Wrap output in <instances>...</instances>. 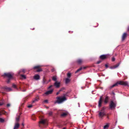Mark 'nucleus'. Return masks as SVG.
I'll return each instance as SVG.
<instances>
[{
	"mask_svg": "<svg viewBox=\"0 0 129 129\" xmlns=\"http://www.w3.org/2000/svg\"><path fill=\"white\" fill-rule=\"evenodd\" d=\"M12 86L14 88H16V85L15 84H13L12 85Z\"/></svg>",
	"mask_w": 129,
	"mask_h": 129,
	"instance_id": "30",
	"label": "nucleus"
},
{
	"mask_svg": "<svg viewBox=\"0 0 129 129\" xmlns=\"http://www.w3.org/2000/svg\"><path fill=\"white\" fill-rule=\"evenodd\" d=\"M7 107H9V106H10V104H7Z\"/></svg>",
	"mask_w": 129,
	"mask_h": 129,
	"instance_id": "35",
	"label": "nucleus"
},
{
	"mask_svg": "<svg viewBox=\"0 0 129 129\" xmlns=\"http://www.w3.org/2000/svg\"><path fill=\"white\" fill-rule=\"evenodd\" d=\"M22 72L23 73H24L25 72V70L24 69H23L21 70L20 71V72Z\"/></svg>",
	"mask_w": 129,
	"mask_h": 129,
	"instance_id": "27",
	"label": "nucleus"
},
{
	"mask_svg": "<svg viewBox=\"0 0 129 129\" xmlns=\"http://www.w3.org/2000/svg\"><path fill=\"white\" fill-rule=\"evenodd\" d=\"M119 64H118L114 66L113 67H111L110 68L111 69H115L117 67L119 66Z\"/></svg>",
	"mask_w": 129,
	"mask_h": 129,
	"instance_id": "19",
	"label": "nucleus"
},
{
	"mask_svg": "<svg viewBox=\"0 0 129 129\" xmlns=\"http://www.w3.org/2000/svg\"><path fill=\"white\" fill-rule=\"evenodd\" d=\"M20 118V116H18L16 118V123H18V122L19 121V119Z\"/></svg>",
	"mask_w": 129,
	"mask_h": 129,
	"instance_id": "21",
	"label": "nucleus"
},
{
	"mask_svg": "<svg viewBox=\"0 0 129 129\" xmlns=\"http://www.w3.org/2000/svg\"><path fill=\"white\" fill-rule=\"evenodd\" d=\"M108 96H106L105 98V101H104V102H105V103H107L108 102Z\"/></svg>",
	"mask_w": 129,
	"mask_h": 129,
	"instance_id": "16",
	"label": "nucleus"
},
{
	"mask_svg": "<svg viewBox=\"0 0 129 129\" xmlns=\"http://www.w3.org/2000/svg\"><path fill=\"white\" fill-rule=\"evenodd\" d=\"M4 104V102H0V106H1L3 105Z\"/></svg>",
	"mask_w": 129,
	"mask_h": 129,
	"instance_id": "29",
	"label": "nucleus"
},
{
	"mask_svg": "<svg viewBox=\"0 0 129 129\" xmlns=\"http://www.w3.org/2000/svg\"><path fill=\"white\" fill-rule=\"evenodd\" d=\"M127 35V34L126 33H124L123 34L122 37V40L123 41L126 38Z\"/></svg>",
	"mask_w": 129,
	"mask_h": 129,
	"instance_id": "12",
	"label": "nucleus"
},
{
	"mask_svg": "<svg viewBox=\"0 0 129 129\" xmlns=\"http://www.w3.org/2000/svg\"><path fill=\"white\" fill-rule=\"evenodd\" d=\"M21 76L24 79L26 78V76L25 75H21Z\"/></svg>",
	"mask_w": 129,
	"mask_h": 129,
	"instance_id": "28",
	"label": "nucleus"
},
{
	"mask_svg": "<svg viewBox=\"0 0 129 129\" xmlns=\"http://www.w3.org/2000/svg\"><path fill=\"white\" fill-rule=\"evenodd\" d=\"M127 30L128 31H129V26L128 27V28H127Z\"/></svg>",
	"mask_w": 129,
	"mask_h": 129,
	"instance_id": "40",
	"label": "nucleus"
},
{
	"mask_svg": "<svg viewBox=\"0 0 129 129\" xmlns=\"http://www.w3.org/2000/svg\"><path fill=\"white\" fill-rule=\"evenodd\" d=\"M58 93H59V92H57L56 93V94L57 95H58Z\"/></svg>",
	"mask_w": 129,
	"mask_h": 129,
	"instance_id": "42",
	"label": "nucleus"
},
{
	"mask_svg": "<svg viewBox=\"0 0 129 129\" xmlns=\"http://www.w3.org/2000/svg\"><path fill=\"white\" fill-rule=\"evenodd\" d=\"M115 60V58L114 57H113L112 59V61H114Z\"/></svg>",
	"mask_w": 129,
	"mask_h": 129,
	"instance_id": "34",
	"label": "nucleus"
},
{
	"mask_svg": "<svg viewBox=\"0 0 129 129\" xmlns=\"http://www.w3.org/2000/svg\"><path fill=\"white\" fill-rule=\"evenodd\" d=\"M52 85H51V86H50L49 87V88H50L51 87H52Z\"/></svg>",
	"mask_w": 129,
	"mask_h": 129,
	"instance_id": "39",
	"label": "nucleus"
},
{
	"mask_svg": "<svg viewBox=\"0 0 129 129\" xmlns=\"http://www.w3.org/2000/svg\"><path fill=\"white\" fill-rule=\"evenodd\" d=\"M118 84L124 86H127L128 85V83L127 82L119 81L118 82H117L111 86L110 87V88H112L115 86H117V85Z\"/></svg>",
	"mask_w": 129,
	"mask_h": 129,
	"instance_id": "1",
	"label": "nucleus"
},
{
	"mask_svg": "<svg viewBox=\"0 0 129 129\" xmlns=\"http://www.w3.org/2000/svg\"><path fill=\"white\" fill-rule=\"evenodd\" d=\"M77 62L79 64H80L82 62V60L81 59H79L77 60Z\"/></svg>",
	"mask_w": 129,
	"mask_h": 129,
	"instance_id": "23",
	"label": "nucleus"
},
{
	"mask_svg": "<svg viewBox=\"0 0 129 129\" xmlns=\"http://www.w3.org/2000/svg\"><path fill=\"white\" fill-rule=\"evenodd\" d=\"M107 55H101L100 56V58L101 59H104L106 58L107 57Z\"/></svg>",
	"mask_w": 129,
	"mask_h": 129,
	"instance_id": "9",
	"label": "nucleus"
},
{
	"mask_svg": "<svg viewBox=\"0 0 129 129\" xmlns=\"http://www.w3.org/2000/svg\"><path fill=\"white\" fill-rule=\"evenodd\" d=\"M57 101L54 103L55 104L57 103H58L59 104L60 103L66 100V99L64 96L62 97H58L57 98Z\"/></svg>",
	"mask_w": 129,
	"mask_h": 129,
	"instance_id": "2",
	"label": "nucleus"
},
{
	"mask_svg": "<svg viewBox=\"0 0 129 129\" xmlns=\"http://www.w3.org/2000/svg\"><path fill=\"white\" fill-rule=\"evenodd\" d=\"M34 79L36 80H38L40 78V76L38 75H36L34 77Z\"/></svg>",
	"mask_w": 129,
	"mask_h": 129,
	"instance_id": "7",
	"label": "nucleus"
},
{
	"mask_svg": "<svg viewBox=\"0 0 129 129\" xmlns=\"http://www.w3.org/2000/svg\"><path fill=\"white\" fill-rule=\"evenodd\" d=\"M116 103L112 101H111L110 104V108L112 109L114 108L116 106Z\"/></svg>",
	"mask_w": 129,
	"mask_h": 129,
	"instance_id": "4",
	"label": "nucleus"
},
{
	"mask_svg": "<svg viewBox=\"0 0 129 129\" xmlns=\"http://www.w3.org/2000/svg\"><path fill=\"white\" fill-rule=\"evenodd\" d=\"M52 79L54 81H56L57 78H56V76H54L52 78Z\"/></svg>",
	"mask_w": 129,
	"mask_h": 129,
	"instance_id": "22",
	"label": "nucleus"
},
{
	"mask_svg": "<svg viewBox=\"0 0 129 129\" xmlns=\"http://www.w3.org/2000/svg\"><path fill=\"white\" fill-rule=\"evenodd\" d=\"M4 75L8 78V79L7 81V82L8 83H9L10 82V79L12 78L13 74L11 73H5Z\"/></svg>",
	"mask_w": 129,
	"mask_h": 129,
	"instance_id": "3",
	"label": "nucleus"
},
{
	"mask_svg": "<svg viewBox=\"0 0 129 129\" xmlns=\"http://www.w3.org/2000/svg\"><path fill=\"white\" fill-rule=\"evenodd\" d=\"M19 125L18 123H15L14 129H17L19 127Z\"/></svg>",
	"mask_w": 129,
	"mask_h": 129,
	"instance_id": "8",
	"label": "nucleus"
},
{
	"mask_svg": "<svg viewBox=\"0 0 129 129\" xmlns=\"http://www.w3.org/2000/svg\"><path fill=\"white\" fill-rule=\"evenodd\" d=\"M85 67H84L83 68L81 67V68H80L79 69H78L75 72V73H77L79 71L81 70L83 68L84 69H85Z\"/></svg>",
	"mask_w": 129,
	"mask_h": 129,
	"instance_id": "17",
	"label": "nucleus"
},
{
	"mask_svg": "<svg viewBox=\"0 0 129 129\" xmlns=\"http://www.w3.org/2000/svg\"><path fill=\"white\" fill-rule=\"evenodd\" d=\"M40 67V66H36L34 67V69H38L37 70V71L38 72H39L42 70V69H41L39 68Z\"/></svg>",
	"mask_w": 129,
	"mask_h": 129,
	"instance_id": "11",
	"label": "nucleus"
},
{
	"mask_svg": "<svg viewBox=\"0 0 129 129\" xmlns=\"http://www.w3.org/2000/svg\"><path fill=\"white\" fill-rule=\"evenodd\" d=\"M32 107V105H30L28 106V107L29 108H31Z\"/></svg>",
	"mask_w": 129,
	"mask_h": 129,
	"instance_id": "31",
	"label": "nucleus"
},
{
	"mask_svg": "<svg viewBox=\"0 0 129 129\" xmlns=\"http://www.w3.org/2000/svg\"><path fill=\"white\" fill-rule=\"evenodd\" d=\"M39 126H40V124H43L46 125H48L47 121V120L46 119H41V120H40L39 121Z\"/></svg>",
	"mask_w": 129,
	"mask_h": 129,
	"instance_id": "5",
	"label": "nucleus"
},
{
	"mask_svg": "<svg viewBox=\"0 0 129 129\" xmlns=\"http://www.w3.org/2000/svg\"><path fill=\"white\" fill-rule=\"evenodd\" d=\"M22 125L23 126H24V124L23 123H22Z\"/></svg>",
	"mask_w": 129,
	"mask_h": 129,
	"instance_id": "41",
	"label": "nucleus"
},
{
	"mask_svg": "<svg viewBox=\"0 0 129 129\" xmlns=\"http://www.w3.org/2000/svg\"><path fill=\"white\" fill-rule=\"evenodd\" d=\"M2 113L1 111H0V115H1L2 114Z\"/></svg>",
	"mask_w": 129,
	"mask_h": 129,
	"instance_id": "38",
	"label": "nucleus"
},
{
	"mask_svg": "<svg viewBox=\"0 0 129 129\" xmlns=\"http://www.w3.org/2000/svg\"><path fill=\"white\" fill-rule=\"evenodd\" d=\"M53 91V90H50L48 91L45 93V94L47 95H48L51 94Z\"/></svg>",
	"mask_w": 129,
	"mask_h": 129,
	"instance_id": "13",
	"label": "nucleus"
},
{
	"mask_svg": "<svg viewBox=\"0 0 129 129\" xmlns=\"http://www.w3.org/2000/svg\"><path fill=\"white\" fill-rule=\"evenodd\" d=\"M67 114L66 113H62L61 115V116L62 117H64L66 115H67Z\"/></svg>",
	"mask_w": 129,
	"mask_h": 129,
	"instance_id": "20",
	"label": "nucleus"
},
{
	"mask_svg": "<svg viewBox=\"0 0 129 129\" xmlns=\"http://www.w3.org/2000/svg\"><path fill=\"white\" fill-rule=\"evenodd\" d=\"M35 101V100H34V101H33V102H34Z\"/></svg>",
	"mask_w": 129,
	"mask_h": 129,
	"instance_id": "44",
	"label": "nucleus"
},
{
	"mask_svg": "<svg viewBox=\"0 0 129 129\" xmlns=\"http://www.w3.org/2000/svg\"><path fill=\"white\" fill-rule=\"evenodd\" d=\"M70 80L69 78H67L65 79V82L66 83H68L70 81Z\"/></svg>",
	"mask_w": 129,
	"mask_h": 129,
	"instance_id": "15",
	"label": "nucleus"
},
{
	"mask_svg": "<svg viewBox=\"0 0 129 129\" xmlns=\"http://www.w3.org/2000/svg\"><path fill=\"white\" fill-rule=\"evenodd\" d=\"M101 61L100 60L99 61L97 62V63L98 64H99L101 62Z\"/></svg>",
	"mask_w": 129,
	"mask_h": 129,
	"instance_id": "36",
	"label": "nucleus"
},
{
	"mask_svg": "<svg viewBox=\"0 0 129 129\" xmlns=\"http://www.w3.org/2000/svg\"><path fill=\"white\" fill-rule=\"evenodd\" d=\"M62 129H66V128L64 127Z\"/></svg>",
	"mask_w": 129,
	"mask_h": 129,
	"instance_id": "43",
	"label": "nucleus"
},
{
	"mask_svg": "<svg viewBox=\"0 0 129 129\" xmlns=\"http://www.w3.org/2000/svg\"><path fill=\"white\" fill-rule=\"evenodd\" d=\"M67 76L68 77L70 78L71 76V74L70 73H68L67 74Z\"/></svg>",
	"mask_w": 129,
	"mask_h": 129,
	"instance_id": "25",
	"label": "nucleus"
},
{
	"mask_svg": "<svg viewBox=\"0 0 129 129\" xmlns=\"http://www.w3.org/2000/svg\"><path fill=\"white\" fill-rule=\"evenodd\" d=\"M52 114V112H50L49 113V115H51Z\"/></svg>",
	"mask_w": 129,
	"mask_h": 129,
	"instance_id": "32",
	"label": "nucleus"
},
{
	"mask_svg": "<svg viewBox=\"0 0 129 129\" xmlns=\"http://www.w3.org/2000/svg\"><path fill=\"white\" fill-rule=\"evenodd\" d=\"M6 90L7 91H11L12 90V89L10 88L9 87H7L6 88Z\"/></svg>",
	"mask_w": 129,
	"mask_h": 129,
	"instance_id": "18",
	"label": "nucleus"
},
{
	"mask_svg": "<svg viewBox=\"0 0 129 129\" xmlns=\"http://www.w3.org/2000/svg\"><path fill=\"white\" fill-rule=\"evenodd\" d=\"M102 102V98H101L99 102V107L101 106Z\"/></svg>",
	"mask_w": 129,
	"mask_h": 129,
	"instance_id": "14",
	"label": "nucleus"
},
{
	"mask_svg": "<svg viewBox=\"0 0 129 129\" xmlns=\"http://www.w3.org/2000/svg\"><path fill=\"white\" fill-rule=\"evenodd\" d=\"M109 125L108 124H107L106 125L104 126V129H105L106 128H107L108 127Z\"/></svg>",
	"mask_w": 129,
	"mask_h": 129,
	"instance_id": "24",
	"label": "nucleus"
},
{
	"mask_svg": "<svg viewBox=\"0 0 129 129\" xmlns=\"http://www.w3.org/2000/svg\"><path fill=\"white\" fill-rule=\"evenodd\" d=\"M60 83L56 81L54 84V85L56 87H58L59 86Z\"/></svg>",
	"mask_w": 129,
	"mask_h": 129,
	"instance_id": "10",
	"label": "nucleus"
},
{
	"mask_svg": "<svg viewBox=\"0 0 129 129\" xmlns=\"http://www.w3.org/2000/svg\"><path fill=\"white\" fill-rule=\"evenodd\" d=\"M99 116L100 118H102L105 115L104 111L101 112L100 111H99Z\"/></svg>",
	"mask_w": 129,
	"mask_h": 129,
	"instance_id": "6",
	"label": "nucleus"
},
{
	"mask_svg": "<svg viewBox=\"0 0 129 129\" xmlns=\"http://www.w3.org/2000/svg\"><path fill=\"white\" fill-rule=\"evenodd\" d=\"M105 66L106 68H107L108 67V65L107 64L105 65Z\"/></svg>",
	"mask_w": 129,
	"mask_h": 129,
	"instance_id": "37",
	"label": "nucleus"
},
{
	"mask_svg": "<svg viewBox=\"0 0 129 129\" xmlns=\"http://www.w3.org/2000/svg\"><path fill=\"white\" fill-rule=\"evenodd\" d=\"M4 121V119L2 118H0V122H3Z\"/></svg>",
	"mask_w": 129,
	"mask_h": 129,
	"instance_id": "26",
	"label": "nucleus"
},
{
	"mask_svg": "<svg viewBox=\"0 0 129 129\" xmlns=\"http://www.w3.org/2000/svg\"><path fill=\"white\" fill-rule=\"evenodd\" d=\"M44 102L45 103H47L48 102V101L47 100H45Z\"/></svg>",
	"mask_w": 129,
	"mask_h": 129,
	"instance_id": "33",
	"label": "nucleus"
}]
</instances>
